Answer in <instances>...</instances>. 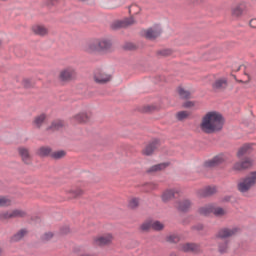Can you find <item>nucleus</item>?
I'll return each instance as SVG.
<instances>
[{"label":"nucleus","mask_w":256,"mask_h":256,"mask_svg":"<svg viewBox=\"0 0 256 256\" xmlns=\"http://www.w3.org/2000/svg\"><path fill=\"white\" fill-rule=\"evenodd\" d=\"M224 125L225 118L223 115L217 111H210L203 116L200 129L203 133H206V135H211L222 131Z\"/></svg>","instance_id":"1"},{"label":"nucleus","mask_w":256,"mask_h":256,"mask_svg":"<svg viewBox=\"0 0 256 256\" xmlns=\"http://www.w3.org/2000/svg\"><path fill=\"white\" fill-rule=\"evenodd\" d=\"M241 233V228L239 227H223L220 228L214 235L217 240L218 253L220 255H225L229 253L231 245V237H235Z\"/></svg>","instance_id":"2"},{"label":"nucleus","mask_w":256,"mask_h":256,"mask_svg":"<svg viewBox=\"0 0 256 256\" xmlns=\"http://www.w3.org/2000/svg\"><path fill=\"white\" fill-rule=\"evenodd\" d=\"M84 51L86 53H111L113 51V41L108 38L90 40L86 44Z\"/></svg>","instance_id":"3"},{"label":"nucleus","mask_w":256,"mask_h":256,"mask_svg":"<svg viewBox=\"0 0 256 256\" xmlns=\"http://www.w3.org/2000/svg\"><path fill=\"white\" fill-rule=\"evenodd\" d=\"M25 217H27V211L23 209L0 211V223H7L11 219H25Z\"/></svg>","instance_id":"4"},{"label":"nucleus","mask_w":256,"mask_h":256,"mask_svg":"<svg viewBox=\"0 0 256 256\" xmlns=\"http://www.w3.org/2000/svg\"><path fill=\"white\" fill-rule=\"evenodd\" d=\"M256 184V171L251 172L245 178H242V181L238 183V191L240 193H247L251 187H255Z\"/></svg>","instance_id":"5"},{"label":"nucleus","mask_w":256,"mask_h":256,"mask_svg":"<svg viewBox=\"0 0 256 256\" xmlns=\"http://www.w3.org/2000/svg\"><path fill=\"white\" fill-rule=\"evenodd\" d=\"M61 83H71L77 79V70L71 66L62 69L58 75Z\"/></svg>","instance_id":"6"},{"label":"nucleus","mask_w":256,"mask_h":256,"mask_svg":"<svg viewBox=\"0 0 256 256\" xmlns=\"http://www.w3.org/2000/svg\"><path fill=\"white\" fill-rule=\"evenodd\" d=\"M137 20L133 16L124 18L123 20H118L112 23L111 28L117 31V29H127V27H131L132 25H136Z\"/></svg>","instance_id":"7"},{"label":"nucleus","mask_w":256,"mask_h":256,"mask_svg":"<svg viewBox=\"0 0 256 256\" xmlns=\"http://www.w3.org/2000/svg\"><path fill=\"white\" fill-rule=\"evenodd\" d=\"M111 79H113V76L105 73L102 69H96L94 71V81L95 83H98V85H105L109 83Z\"/></svg>","instance_id":"8"},{"label":"nucleus","mask_w":256,"mask_h":256,"mask_svg":"<svg viewBox=\"0 0 256 256\" xmlns=\"http://www.w3.org/2000/svg\"><path fill=\"white\" fill-rule=\"evenodd\" d=\"M222 163H225V158L221 155H216L212 159L206 160L203 163V167L204 169H215V167H219Z\"/></svg>","instance_id":"9"},{"label":"nucleus","mask_w":256,"mask_h":256,"mask_svg":"<svg viewBox=\"0 0 256 256\" xmlns=\"http://www.w3.org/2000/svg\"><path fill=\"white\" fill-rule=\"evenodd\" d=\"M231 15L234 17V19H241L243 15H247V4L242 2L234 6L231 9Z\"/></svg>","instance_id":"10"},{"label":"nucleus","mask_w":256,"mask_h":256,"mask_svg":"<svg viewBox=\"0 0 256 256\" xmlns=\"http://www.w3.org/2000/svg\"><path fill=\"white\" fill-rule=\"evenodd\" d=\"M113 241V235L107 234L104 236H98L93 239L94 247H105V245H111Z\"/></svg>","instance_id":"11"},{"label":"nucleus","mask_w":256,"mask_h":256,"mask_svg":"<svg viewBox=\"0 0 256 256\" xmlns=\"http://www.w3.org/2000/svg\"><path fill=\"white\" fill-rule=\"evenodd\" d=\"M161 147V140L159 138H154L142 151L143 155H146V157H150L153 153H155L156 149H159Z\"/></svg>","instance_id":"12"},{"label":"nucleus","mask_w":256,"mask_h":256,"mask_svg":"<svg viewBox=\"0 0 256 256\" xmlns=\"http://www.w3.org/2000/svg\"><path fill=\"white\" fill-rule=\"evenodd\" d=\"M161 33H163L161 26H153L146 30L144 36L146 39H149V41H155V39L161 37Z\"/></svg>","instance_id":"13"},{"label":"nucleus","mask_w":256,"mask_h":256,"mask_svg":"<svg viewBox=\"0 0 256 256\" xmlns=\"http://www.w3.org/2000/svg\"><path fill=\"white\" fill-rule=\"evenodd\" d=\"M18 155L21 157L24 165H33V160L31 159V153L29 152V148L19 147Z\"/></svg>","instance_id":"14"},{"label":"nucleus","mask_w":256,"mask_h":256,"mask_svg":"<svg viewBox=\"0 0 256 256\" xmlns=\"http://www.w3.org/2000/svg\"><path fill=\"white\" fill-rule=\"evenodd\" d=\"M253 167V159L246 157L241 162H236L233 166L234 171H243V169H249Z\"/></svg>","instance_id":"15"},{"label":"nucleus","mask_w":256,"mask_h":256,"mask_svg":"<svg viewBox=\"0 0 256 256\" xmlns=\"http://www.w3.org/2000/svg\"><path fill=\"white\" fill-rule=\"evenodd\" d=\"M227 87H229V82L227 81V78H220L212 83V89L214 91H225Z\"/></svg>","instance_id":"16"},{"label":"nucleus","mask_w":256,"mask_h":256,"mask_svg":"<svg viewBox=\"0 0 256 256\" xmlns=\"http://www.w3.org/2000/svg\"><path fill=\"white\" fill-rule=\"evenodd\" d=\"M182 251L184 253L198 254L201 251V245L197 243H185L182 245Z\"/></svg>","instance_id":"17"},{"label":"nucleus","mask_w":256,"mask_h":256,"mask_svg":"<svg viewBox=\"0 0 256 256\" xmlns=\"http://www.w3.org/2000/svg\"><path fill=\"white\" fill-rule=\"evenodd\" d=\"M65 127V121L61 119L53 120L46 128V131H51L52 133H55V131H61V129H64Z\"/></svg>","instance_id":"18"},{"label":"nucleus","mask_w":256,"mask_h":256,"mask_svg":"<svg viewBox=\"0 0 256 256\" xmlns=\"http://www.w3.org/2000/svg\"><path fill=\"white\" fill-rule=\"evenodd\" d=\"M32 33H34V35H38L39 37H46V35H49V29H47V27L44 25L36 24L32 26Z\"/></svg>","instance_id":"19"},{"label":"nucleus","mask_w":256,"mask_h":256,"mask_svg":"<svg viewBox=\"0 0 256 256\" xmlns=\"http://www.w3.org/2000/svg\"><path fill=\"white\" fill-rule=\"evenodd\" d=\"M45 121H47V114L42 113V114L34 117V119L32 121V125L36 129H41V127H43V125H45Z\"/></svg>","instance_id":"20"},{"label":"nucleus","mask_w":256,"mask_h":256,"mask_svg":"<svg viewBox=\"0 0 256 256\" xmlns=\"http://www.w3.org/2000/svg\"><path fill=\"white\" fill-rule=\"evenodd\" d=\"M168 165H169V162H163L160 164L153 165L146 170V173L148 175H153V173H159V171H165Z\"/></svg>","instance_id":"21"},{"label":"nucleus","mask_w":256,"mask_h":256,"mask_svg":"<svg viewBox=\"0 0 256 256\" xmlns=\"http://www.w3.org/2000/svg\"><path fill=\"white\" fill-rule=\"evenodd\" d=\"M53 153V149L49 146H41L36 150V155L38 157L44 158V157H51V154Z\"/></svg>","instance_id":"22"},{"label":"nucleus","mask_w":256,"mask_h":256,"mask_svg":"<svg viewBox=\"0 0 256 256\" xmlns=\"http://www.w3.org/2000/svg\"><path fill=\"white\" fill-rule=\"evenodd\" d=\"M176 209H178L181 213H187L189 209H191V202L188 199L180 200L177 202Z\"/></svg>","instance_id":"23"},{"label":"nucleus","mask_w":256,"mask_h":256,"mask_svg":"<svg viewBox=\"0 0 256 256\" xmlns=\"http://www.w3.org/2000/svg\"><path fill=\"white\" fill-rule=\"evenodd\" d=\"M27 233H29V231H27L26 228L20 229L18 232L11 236L10 243H19V241H21V239H23Z\"/></svg>","instance_id":"24"},{"label":"nucleus","mask_w":256,"mask_h":256,"mask_svg":"<svg viewBox=\"0 0 256 256\" xmlns=\"http://www.w3.org/2000/svg\"><path fill=\"white\" fill-rule=\"evenodd\" d=\"M217 193V188L208 186L204 189L198 191L199 197H211V195H215Z\"/></svg>","instance_id":"25"},{"label":"nucleus","mask_w":256,"mask_h":256,"mask_svg":"<svg viewBox=\"0 0 256 256\" xmlns=\"http://www.w3.org/2000/svg\"><path fill=\"white\" fill-rule=\"evenodd\" d=\"M73 119L77 123H87L89 122V119H91V114L87 112H80L73 116Z\"/></svg>","instance_id":"26"},{"label":"nucleus","mask_w":256,"mask_h":256,"mask_svg":"<svg viewBox=\"0 0 256 256\" xmlns=\"http://www.w3.org/2000/svg\"><path fill=\"white\" fill-rule=\"evenodd\" d=\"M253 150L252 144H244L237 152V158L241 159L243 155H248Z\"/></svg>","instance_id":"27"},{"label":"nucleus","mask_w":256,"mask_h":256,"mask_svg":"<svg viewBox=\"0 0 256 256\" xmlns=\"http://www.w3.org/2000/svg\"><path fill=\"white\" fill-rule=\"evenodd\" d=\"M171 199H175V190L168 189L164 191L162 194L163 203H167L168 201H171Z\"/></svg>","instance_id":"28"},{"label":"nucleus","mask_w":256,"mask_h":256,"mask_svg":"<svg viewBox=\"0 0 256 256\" xmlns=\"http://www.w3.org/2000/svg\"><path fill=\"white\" fill-rule=\"evenodd\" d=\"M198 213L200 215H204L205 217L211 215V213H213V204L199 208Z\"/></svg>","instance_id":"29"},{"label":"nucleus","mask_w":256,"mask_h":256,"mask_svg":"<svg viewBox=\"0 0 256 256\" xmlns=\"http://www.w3.org/2000/svg\"><path fill=\"white\" fill-rule=\"evenodd\" d=\"M22 87H24V89H33V87H35V79L23 78L22 79Z\"/></svg>","instance_id":"30"},{"label":"nucleus","mask_w":256,"mask_h":256,"mask_svg":"<svg viewBox=\"0 0 256 256\" xmlns=\"http://www.w3.org/2000/svg\"><path fill=\"white\" fill-rule=\"evenodd\" d=\"M67 155V152L65 150H58L55 152H52V154H50L51 159H55L56 161H59V159H63L65 158Z\"/></svg>","instance_id":"31"},{"label":"nucleus","mask_w":256,"mask_h":256,"mask_svg":"<svg viewBox=\"0 0 256 256\" xmlns=\"http://www.w3.org/2000/svg\"><path fill=\"white\" fill-rule=\"evenodd\" d=\"M173 55V50L169 48H164L156 51V57H170Z\"/></svg>","instance_id":"32"},{"label":"nucleus","mask_w":256,"mask_h":256,"mask_svg":"<svg viewBox=\"0 0 256 256\" xmlns=\"http://www.w3.org/2000/svg\"><path fill=\"white\" fill-rule=\"evenodd\" d=\"M177 91L180 99H191V92H189V90H185L183 87L179 86Z\"/></svg>","instance_id":"33"},{"label":"nucleus","mask_w":256,"mask_h":256,"mask_svg":"<svg viewBox=\"0 0 256 256\" xmlns=\"http://www.w3.org/2000/svg\"><path fill=\"white\" fill-rule=\"evenodd\" d=\"M212 213L215 215V217H223L227 215V211H225V209L222 207H215V205H213Z\"/></svg>","instance_id":"34"},{"label":"nucleus","mask_w":256,"mask_h":256,"mask_svg":"<svg viewBox=\"0 0 256 256\" xmlns=\"http://www.w3.org/2000/svg\"><path fill=\"white\" fill-rule=\"evenodd\" d=\"M151 229H152V220H147L140 225V231H142L143 233H149Z\"/></svg>","instance_id":"35"},{"label":"nucleus","mask_w":256,"mask_h":256,"mask_svg":"<svg viewBox=\"0 0 256 256\" xmlns=\"http://www.w3.org/2000/svg\"><path fill=\"white\" fill-rule=\"evenodd\" d=\"M53 237H55L53 232H46L40 236V241L41 243H49Z\"/></svg>","instance_id":"36"},{"label":"nucleus","mask_w":256,"mask_h":256,"mask_svg":"<svg viewBox=\"0 0 256 256\" xmlns=\"http://www.w3.org/2000/svg\"><path fill=\"white\" fill-rule=\"evenodd\" d=\"M122 49H124V51H137L139 47L133 42H125Z\"/></svg>","instance_id":"37"},{"label":"nucleus","mask_w":256,"mask_h":256,"mask_svg":"<svg viewBox=\"0 0 256 256\" xmlns=\"http://www.w3.org/2000/svg\"><path fill=\"white\" fill-rule=\"evenodd\" d=\"M189 115H191V113L188 111H179L176 113V119L177 121H185L186 119H189Z\"/></svg>","instance_id":"38"},{"label":"nucleus","mask_w":256,"mask_h":256,"mask_svg":"<svg viewBox=\"0 0 256 256\" xmlns=\"http://www.w3.org/2000/svg\"><path fill=\"white\" fill-rule=\"evenodd\" d=\"M167 243H172L176 245V243H179L181 241V238L177 234H171L166 237Z\"/></svg>","instance_id":"39"},{"label":"nucleus","mask_w":256,"mask_h":256,"mask_svg":"<svg viewBox=\"0 0 256 256\" xmlns=\"http://www.w3.org/2000/svg\"><path fill=\"white\" fill-rule=\"evenodd\" d=\"M152 229L154 231H163V229H165V225L163 223H161V221L156 220L153 222L152 220Z\"/></svg>","instance_id":"40"},{"label":"nucleus","mask_w":256,"mask_h":256,"mask_svg":"<svg viewBox=\"0 0 256 256\" xmlns=\"http://www.w3.org/2000/svg\"><path fill=\"white\" fill-rule=\"evenodd\" d=\"M61 0H46L43 3V7H47L48 9H51L52 7H56V5H59Z\"/></svg>","instance_id":"41"},{"label":"nucleus","mask_w":256,"mask_h":256,"mask_svg":"<svg viewBox=\"0 0 256 256\" xmlns=\"http://www.w3.org/2000/svg\"><path fill=\"white\" fill-rule=\"evenodd\" d=\"M143 187H144V191H146V193H149V191H155V189H157V184L153 182H148V183H145Z\"/></svg>","instance_id":"42"},{"label":"nucleus","mask_w":256,"mask_h":256,"mask_svg":"<svg viewBox=\"0 0 256 256\" xmlns=\"http://www.w3.org/2000/svg\"><path fill=\"white\" fill-rule=\"evenodd\" d=\"M139 198H132L129 200L128 202V207L129 209H137V207H139Z\"/></svg>","instance_id":"43"},{"label":"nucleus","mask_w":256,"mask_h":256,"mask_svg":"<svg viewBox=\"0 0 256 256\" xmlns=\"http://www.w3.org/2000/svg\"><path fill=\"white\" fill-rule=\"evenodd\" d=\"M11 199L7 197H0V207H11Z\"/></svg>","instance_id":"44"},{"label":"nucleus","mask_w":256,"mask_h":256,"mask_svg":"<svg viewBox=\"0 0 256 256\" xmlns=\"http://www.w3.org/2000/svg\"><path fill=\"white\" fill-rule=\"evenodd\" d=\"M70 193L72 194L73 199H77V197H81V195H83V190H81V188H76L70 190Z\"/></svg>","instance_id":"45"},{"label":"nucleus","mask_w":256,"mask_h":256,"mask_svg":"<svg viewBox=\"0 0 256 256\" xmlns=\"http://www.w3.org/2000/svg\"><path fill=\"white\" fill-rule=\"evenodd\" d=\"M157 109L156 106H153V105H148V106H145L143 111L144 113H151L153 111H155Z\"/></svg>","instance_id":"46"},{"label":"nucleus","mask_w":256,"mask_h":256,"mask_svg":"<svg viewBox=\"0 0 256 256\" xmlns=\"http://www.w3.org/2000/svg\"><path fill=\"white\" fill-rule=\"evenodd\" d=\"M184 109H191V107H195V102L193 101H186L182 105Z\"/></svg>","instance_id":"47"},{"label":"nucleus","mask_w":256,"mask_h":256,"mask_svg":"<svg viewBox=\"0 0 256 256\" xmlns=\"http://www.w3.org/2000/svg\"><path fill=\"white\" fill-rule=\"evenodd\" d=\"M192 229H194L195 231H203L204 226H203V224H196V225L192 226Z\"/></svg>","instance_id":"48"},{"label":"nucleus","mask_w":256,"mask_h":256,"mask_svg":"<svg viewBox=\"0 0 256 256\" xmlns=\"http://www.w3.org/2000/svg\"><path fill=\"white\" fill-rule=\"evenodd\" d=\"M249 25L252 27V29H256V18L251 19Z\"/></svg>","instance_id":"49"},{"label":"nucleus","mask_w":256,"mask_h":256,"mask_svg":"<svg viewBox=\"0 0 256 256\" xmlns=\"http://www.w3.org/2000/svg\"><path fill=\"white\" fill-rule=\"evenodd\" d=\"M61 233H62L63 235H67V233H69V227H64V228H62V229H61Z\"/></svg>","instance_id":"50"},{"label":"nucleus","mask_w":256,"mask_h":256,"mask_svg":"<svg viewBox=\"0 0 256 256\" xmlns=\"http://www.w3.org/2000/svg\"><path fill=\"white\" fill-rule=\"evenodd\" d=\"M169 256H179L176 252H171Z\"/></svg>","instance_id":"51"},{"label":"nucleus","mask_w":256,"mask_h":256,"mask_svg":"<svg viewBox=\"0 0 256 256\" xmlns=\"http://www.w3.org/2000/svg\"><path fill=\"white\" fill-rule=\"evenodd\" d=\"M3 255V248L0 247V256Z\"/></svg>","instance_id":"52"},{"label":"nucleus","mask_w":256,"mask_h":256,"mask_svg":"<svg viewBox=\"0 0 256 256\" xmlns=\"http://www.w3.org/2000/svg\"><path fill=\"white\" fill-rule=\"evenodd\" d=\"M229 199H231V197H226L224 198V201H229Z\"/></svg>","instance_id":"53"},{"label":"nucleus","mask_w":256,"mask_h":256,"mask_svg":"<svg viewBox=\"0 0 256 256\" xmlns=\"http://www.w3.org/2000/svg\"><path fill=\"white\" fill-rule=\"evenodd\" d=\"M187 223H189L187 220H183L184 225H187Z\"/></svg>","instance_id":"54"},{"label":"nucleus","mask_w":256,"mask_h":256,"mask_svg":"<svg viewBox=\"0 0 256 256\" xmlns=\"http://www.w3.org/2000/svg\"><path fill=\"white\" fill-rule=\"evenodd\" d=\"M134 7H136V6H131L129 13H131V10L134 9Z\"/></svg>","instance_id":"55"},{"label":"nucleus","mask_w":256,"mask_h":256,"mask_svg":"<svg viewBox=\"0 0 256 256\" xmlns=\"http://www.w3.org/2000/svg\"><path fill=\"white\" fill-rule=\"evenodd\" d=\"M3 45V40H0V47Z\"/></svg>","instance_id":"56"},{"label":"nucleus","mask_w":256,"mask_h":256,"mask_svg":"<svg viewBox=\"0 0 256 256\" xmlns=\"http://www.w3.org/2000/svg\"><path fill=\"white\" fill-rule=\"evenodd\" d=\"M79 1H82V2H84V1H87V0H79Z\"/></svg>","instance_id":"57"}]
</instances>
